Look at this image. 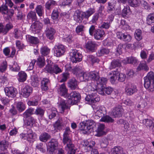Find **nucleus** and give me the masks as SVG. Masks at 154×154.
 Returning a JSON list of instances; mask_svg holds the SVG:
<instances>
[{
    "mask_svg": "<svg viewBox=\"0 0 154 154\" xmlns=\"http://www.w3.org/2000/svg\"><path fill=\"white\" fill-rule=\"evenodd\" d=\"M35 119L32 117H30L25 120V124L27 126H32L35 123Z\"/></svg>",
    "mask_w": 154,
    "mask_h": 154,
    "instance_id": "48",
    "label": "nucleus"
},
{
    "mask_svg": "<svg viewBox=\"0 0 154 154\" xmlns=\"http://www.w3.org/2000/svg\"><path fill=\"white\" fill-rule=\"evenodd\" d=\"M34 111V109L32 108H29L27 109L23 113V116L24 118H27L33 114Z\"/></svg>",
    "mask_w": 154,
    "mask_h": 154,
    "instance_id": "49",
    "label": "nucleus"
},
{
    "mask_svg": "<svg viewBox=\"0 0 154 154\" xmlns=\"http://www.w3.org/2000/svg\"><path fill=\"white\" fill-rule=\"evenodd\" d=\"M92 107L96 116L99 117H101L106 113V108L103 106L98 105H93Z\"/></svg>",
    "mask_w": 154,
    "mask_h": 154,
    "instance_id": "7",
    "label": "nucleus"
},
{
    "mask_svg": "<svg viewBox=\"0 0 154 154\" xmlns=\"http://www.w3.org/2000/svg\"><path fill=\"white\" fill-rule=\"evenodd\" d=\"M142 122L150 130L152 131H154V120L149 119H145L143 120Z\"/></svg>",
    "mask_w": 154,
    "mask_h": 154,
    "instance_id": "17",
    "label": "nucleus"
},
{
    "mask_svg": "<svg viewBox=\"0 0 154 154\" xmlns=\"http://www.w3.org/2000/svg\"><path fill=\"white\" fill-rule=\"evenodd\" d=\"M97 46V45L95 42L92 41H89L86 44L85 48L89 52H93L96 50Z\"/></svg>",
    "mask_w": 154,
    "mask_h": 154,
    "instance_id": "13",
    "label": "nucleus"
},
{
    "mask_svg": "<svg viewBox=\"0 0 154 154\" xmlns=\"http://www.w3.org/2000/svg\"><path fill=\"white\" fill-rule=\"evenodd\" d=\"M53 74L54 73L56 74H57L62 72V70L60 68H59L58 66L54 63L53 69Z\"/></svg>",
    "mask_w": 154,
    "mask_h": 154,
    "instance_id": "57",
    "label": "nucleus"
},
{
    "mask_svg": "<svg viewBox=\"0 0 154 154\" xmlns=\"http://www.w3.org/2000/svg\"><path fill=\"white\" fill-rule=\"evenodd\" d=\"M73 73L75 74L77 77H79L80 75V73L82 72L81 71V68L79 67H75L73 69Z\"/></svg>",
    "mask_w": 154,
    "mask_h": 154,
    "instance_id": "61",
    "label": "nucleus"
},
{
    "mask_svg": "<svg viewBox=\"0 0 154 154\" xmlns=\"http://www.w3.org/2000/svg\"><path fill=\"white\" fill-rule=\"evenodd\" d=\"M40 52L42 55L46 56L49 53L50 49L47 47H44L41 48Z\"/></svg>",
    "mask_w": 154,
    "mask_h": 154,
    "instance_id": "53",
    "label": "nucleus"
},
{
    "mask_svg": "<svg viewBox=\"0 0 154 154\" xmlns=\"http://www.w3.org/2000/svg\"><path fill=\"white\" fill-rule=\"evenodd\" d=\"M96 82L98 86L100 85V87H102L103 85L106 84L107 82V79L106 78H100L99 76V78Z\"/></svg>",
    "mask_w": 154,
    "mask_h": 154,
    "instance_id": "34",
    "label": "nucleus"
},
{
    "mask_svg": "<svg viewBox=\"0 0 154 154\" xmlns=\"http://www.w3.org/2000/svg\"><path fill=\"white\" fill-rule=\"evenodd\" d=\"M105 35L104 31L102 29H97L94 32V36L96 40H102L103 36Z\"/></svg>",
    "mask_w": 154,
    "mask_h": 154,
    "instance_id": "19",
    "label": "nucleus"
},
{
    "mask_svg": "<svg viewBox=\"0 0 154 154\" xmlns=\"http://www.w3.org/2000/svg\"><path fill=\"white\" fill-rule=\"evenodd\" d=\"M123 109L120 106L116 107L112 111V115L115 118L121 116Z\"/></svg>",
    "mask_w": 154,
    "mask_h": 154,
    "instance_id": "18",
    "label": "nucleus"
},
{
    "mask_svg": "<svg viewBox=\"0 0 154 154\" xmlns=\"http://www.w3.org/2000/svg\"><path fill=\"white\" fill-rule=\"evenodd\" d=\"M91 92V94L87 96L85 100L88 102L93 104L96 102H99L100 100V98L98 97L97 94Z\"/></svg>",
    "mask_w": 154,
    "mask_h": 154,
    "instance_id": "11",
    "label": "nucleus"
},
{
    "mask_svg": "<svg viewBox=\"0 0 154 154\" xmlns=\"http://www.w3.org/2000/svg\"><path fill=\"white\" fill-rule=\"evenodd\" d=\"M31 85L34 87H37L39 84L40 80L36 74L32 75L31 76Z\"/></svg>",
    "mask_w": 154,
    "mask_h": 154,
    "instance_id": "26",
    "label": "nucleus"
},
{
    "mask_svg": "<svg viewBox=\"0 0 154 154\" xmlns=\"http://www.w3.org/2000/svg\"><path fill=\"white\" fill-rule=\"evenodd\" d=\"M144 85L148 91L152 92L154 91V82L144 83Z\"/></svg>",
    "mask_w": 154,
    "mask_h": 154,
    "instance_id": "37",
    "label": "nucleus"
},
{
    "mask_svg": "<svg viewBox=\"0 0 154 154\" xmlns=\"http://www.w3.org/2000/svg\"><path fill=\"white\" fill-rule=\"evenodd\" d=\"M50 84V82L49 79L47 78H43L41 81V88L42 90L45 91L47 90L48 86Z\"/></svg>",
    "mask_w": 154,
    "mask_h": 154,
    "instance_id": "22",
    "label": "nucleus"
},
{
    "mask_svg": "<svg viewBox=\"0 0 154 154\" xmlns=\"http://www.w3.org/2000/svg\"><path fill=\"white\" fill-rule=\"evenodd\" d=\"M46 61L47 64L44 69V71L46 72L53 74L54 63L52 62L51 60L48 59Z\"/></svg>",
    "mask_w": 154,
    "mask_h": 154,
    "instance_id": "15",
    "label": "nucleus"
},
{
    "mask_svg": "<svg viewBox=\"0 0 154 154\" xmlns=\"http://www.w3.org/2000/svg\"><path fill=\"white\" fill-rule=\"evenodd\" d=\"M110 75H113L110 77V82L112 84L115 83L117 79V76L119 75V71H118V69L114 71H112L110 73Z\"/></svg>",
    "mask_w": 154,
    "mask_h": 154,
    "instance_id": "30",
    "label": "nucleus"
},
{
    "mask_svg": "<svg viewBox=\"0 0 154 154\" xmlns=\"http://www.w3.org/2000/svg\"><path fill=\"white\" fill-rule=\"evenodd\" d=\"M95 12V10L94 8H91L85 12H82L77 10L74 13V18L77 22L80 23L84 18L88 20Z\"/></svg>",
    "mask_w": 154,
    "mask_h": 154,
    "instance_id": "2",
    "label": "nucleus"
},
{
    "mask_svg": "<svg viewBox=\"0 0 154 154\" xmlns=\"http://www.w3.org/2000/svg\"><path fill=\"white\" fill-rule=\"evenodd\" d=\"M108 144V140L106 138H103L102 139L100 143V146L102 148H106Z\"/></svg>",
    "mask_w": 154,
    "mask_h": 154,
    "instance_id": "62",
    "label": "nucleus"
},
{
    "mask_svg": "<svg viewBox=\"0 0 154 154\" xmlns=\"http://www.w3.org/2000/svg\"><path fill=\"white\" fill-rule=\"evenodd\" d=\"M45 111L44 109L43 108L40 107H37L35 111V114L42 117L44 115Z\"/></svg>",
    "mask_w": 154,
    "mask_h": 154,
    "instance_id": "52",
    "label": "nucleus"
},
{
    "mask_svg": "<svg viewBox=\"0 0 154 154\" xmlns=\"http://www.w3.org/2000/svg\"><path fill=\"white\" fill-rule=\"evenodd\" d=\"M105 128V127L104 125L100 124L99 125L98 127L97 133L98 135L99 136L106 134V133L104 131Z\"/></svg>",
    "mask_w": 154,
    "mask_h": 154,
    "instance_id": "40",
    "label": "nucleus"
},
{
    "mask_svg": "<svg viewBox=\"0 0 154 154\" xmlns=\"http://www.w3.org/2000/svg\"><path fill=\"white\" fill-rule=\"evenodd\" d=\"M79 82L74 78L70 79L68 82V86L72 90H75L78 88Z\"/></svg>",
    "mask_w": 154,
    "mask_h": 154,
    "instance_id": "20",
    "label": "nucleus"
},
{
    "mask_svg": "<svg viewBox=\"0 0 154 154\" xmlns=\"http://www.w3.org/2000/svg\"><path fill=\"white\" fill-rule=\"evenodd\" d=\"M56 4V2L53 0L48 1L45 4V8L48 10L52 8Z\"/></svg>",
    "mask_w": 154,
    "mask_h": 154,
    "instance_id": "42",
    "label": "nucleus"
},
{
    "mask_svg": "<svg viewBox=\"0 0 154 154\" xmlns=\"http://www.w3.org/2000/svg\"><path fill=\"white\" fill-rule=\"evenodd\" d=\"M69 99L68 103L73 105L76 104L81 98L80 95L79 93L76 91L71 92L68 96Z\"/></svg>",
    "mask_w": 154,
    "mask_h": 154,
    "instance_id": "4",
    "label": "nucleus"
},
{
    "mask_svg": "<svg viewBox=\"0 0 154 154\" xmlns=\"http://www.w3.org/2000/svg\"><path fill=\"white\" fill-rule=\"evenodd\" d=\"M27 18L28 20L31 19L32 21H35L37 20L35 12L32 11H30L27 14Z\"/></svg>",
    "mask_w": 154,
    "mask_h": 154,
    "instance_id": "31",
    "label": "nucleus"
},
{
    "mask_svg": "<svg viewBox=\"0 0 154 154\" xmlns=\"http://www.w3.org/2000/svg\"><path fill=\"white\" fill-rule=\"evenodd\" d=\"M154 23V13L149 14L146 18V23L149 25Z\"/></svg>",
    "mask_w": 154,
    "mask_h": 154,
    "instance_id": "43",
    "label": "nucleus"
},
{
    "mask_svg": "<svg viewBox=\"0 0 154 154\" xmlns=\"http://www.w3.org/2000/svg\"><path fill=\"white\" fill-rule=\"evenodd\" d=\"M51 137L50 135L44 132L42 134L39 136L40 140L44 142H46Z\"/></svg>",
    "mask_w": 154,
    "mask_h": 154,
    "instance_id": "28",
    "label": "nucleus"
},
{
    "mask_svg": "<svg viewBox=\"0 0 154 154\" xmlns=\"http://www.w3.org/2000/svg\"><path fill=\"white\" fill-rule=\"evenodd\" d=\"M55 32V30L53 28L50 27H47L45 30L46 36L50 40L54 39Z\"/></svg>",
    "mask_w": 154,
    "mask_h": 154,
    "instance_id": "14",
    "label": "nucleus"
},
{
    "mask_svg": "<svg viewBox=\"0 0 154 154\" xmlns=\"http://www.w3.org/2000/svg\"><path fill=\"white\" fill-rule=\"evenodd\" d=\"M27 77L26 73L24 72L20 71L18 74V79L20 82H23L25 81Z\"/></svg>",
    "mask_w": 154,
    "mask_h": 154,
    "instance_id": "29",
    "label": "nucleus"
},
{
    "mask_svg": "<svg viewBox=\"0 0 154 154\" xmlns=\"http://www.w3.org/2000/svg\"><path fill=\"white\" fill-rule=\"evenodd\" d=\"M137 69L138 70L144 69L145 71H147L149 69V68L146 65V63L145 61L142 62L138 67Z\"/></svg>",
    "mask_w": 154,
    "mask_h": 154,
    "instance_id": "47",
    "label": "nucleus"
},
{
    "mask_svg": "<svg viewBox=\"0 0 154 154\" xmlns=\"http://www.w3.org/2000/svg\"><path fill=\"white\" fill-rule=\"evenodd\" d=\"M135 38L137 41H140L143 38L142 31L139 29H136L134 33Z\"/></svg>",
    "mask_w": 154,
    "mask_h": 154,
    "instance_id": "36",
    "label": "nucleus"
},
{
    "mask_svg": "<svg viewBox=\"0 0 154 154\" xmlns=\"http://www.w3.org/2000/svg\"><path fill=\"white\" fill-rule=\"evenodd\" d=\"M108 6L107 7V11L108 13H110L114 11L115 6V3L113 2H108Z\"/></svg>",
    "mask_w": 154,
    "mask_h": 154,
    "instance_id": "50",
    "label": "nucleus"
},
{
    "mask_svg": "<svg viewBox=\"0 0 154 154\" xmlns=\"http://www.w3.org/2000/svg\"><path fill=\"white\" fill-rule=\"evenodd\" d=\"M27 38L28 41L32 44H36L39 42L38 39L37 37L28 35Z\"/></svg>",
    "mask_w": 154,
    "mask_h": 154,
    "instance_id": "39",
    "label": "nucleus"
},
{
    "mask_svg": "<svg viewBox=\"0 0 154 154\" xmlns=\"http://www.w3.org/2000/svg\"><path fill=\"white\" fill-rule=\"evenodd\" d=\"M121 65L120 62L119 60H114L111 62V65L109 67V68L110 69H111L116 67L120 66Z\"/></svg>",
    "mask_w": 154,
    "mask_h": 154,
    "instance_id": "35",
    "label": "nucleus"
},
{
    "mask_svg": "<svg viewBox=\"0 0 154 154\" xmlns=\"http://www.w3.org/2000/svg\"><path fill=\"white\" fill-rule=\"evenodd\" d=\"M35 10L36 13L39 17L43 16L44 14V11L43 8L41 5H37Z\"/></svg>",
    "mask_w": 154,
    "mask_h": 154,
    "instance_id": "38",
    "label": "nucleus"
},
{
    "mask_svg": "<svg viewBox=\"0 0 154 154\" xmlns=\"http://www.w3.org/2000/svg\"><path fill=\"white\" fill-rule=\"evenodd\" d=\"M17 109L19 112H21L24 111L25 109V106L24 104L22 102H18L16 105Z\"/></svg>",
    "mask_w": 154,
    "mask_h": 154,
    "instance_id": "46",
    "label": "nucleus"
},
{
    "mask_svg": "<svg viewBox=\"0 0 154 154\" xmlns=\"http://www.w3.org/2000/svg\"><path fill=\"white\" fill-rule=\"evenodd\" d=\"M54 56L59 57L63 55L65 51L64 46L62 45H55L53 49Z\"/></svg>",
    "mask_w": 154,
    "mask_h": 154,
    "instance_id": "10",
    "label": "nucleus"
},
{
    "mask_svg": "<svg viewBox=\"0 0 154 154\" xmlns=\"http://www.w3.org/2000/svg\"><path fill=\"white\" fill-rule=\"evenodd\" d=\"M109 52V49L106 48H102L98 51L97 54V56H100L103 55L108 54Z\"/></svg>",
    "mask_w": 154,
    "mask_h": 154,
    "instance_id": "44",
    "label": "nucleus"
},
{
    "mask_svg": "<svg viewBox=\"0 0 154 154\" xmlns=\"http://www.w3.org/2000/svg\"><path fill=\"white\" fill-rule=\"evenodd\" d=\"M100 121L107 123L112 122L114 120L109 116L106 115L102 117Z\"/></svg>",
    "mask_w": 154,
    "mask_h": 154,
    "instance_id": "41",
    "label": "nucleus"
},
{
    "mask_svg": "<svg viewBox=\"0 0 154 154\" xmlns=\"http://www.w3.org/2000/svg\"><path fill=\"white\" fill-rule=\"evenodd\" d=\"M100 14H101L100 12L98 13L95 14L93 16L92 19L91 20L90 22H91L93 23H96L99 17Z\"/></svg>",
    "mask_w": 154,
    "mask_h": 154,
    "instance_id": "60",
    "label": "nucleus"
},
{
    "mask_svg": "<svg viewBox=\"0 0 154 154\" xmlns=\"http://www.w3.org/2000/svg\"><path fill=\"white\" fill-rule=\"evenodd\" d=\"M42 23L38 21H35L31 25L30 29L35 32H38L42 28Z\"/></svg>",
    "mask_w": 154,
    "mask_h": 154,
    "instance_id": "23",
    "label": "nucleus"
},
{
    "mask_svg": "<svg viewBox=\"0 0 154 154\" xmlns=\"http://www.w3.org/2000/svg\"><path fill=\"white\" fill-rule=\"evenodd\" d=\"M13 27L12 25L10 23L6 24L5 27L2 24L0 23V33H2L4 35L6 34Z\"/></svg>",
    "mask_w": 154,
    "mask_h": 154,
    "instance_id": "16",
    "label": "nucleus"
},
{
    "mask_svg": "<svg viewBox=\"0 0 154 154\" xmlns=\"http://www.w3.org/2000/svg\"><path fill=\"white\" fill-rule=\"evenodd\" d=\"M111 154H125L122 148L120 146L115 147L112 149Z\"/></svg>",
    "mask_w": 154,
    "mask_h": 154,
    "instance_id": "32",
    "label": "nucleus"
},
{
    "mask_svg": "<svg viewBox=\"0 0 154 154\" xmlns=\"http://www.w3.org/2000/svg\"><path fill=\"white\" fill-rule=\"evenodd\" d=\"M1 12L2 14H6L8 13V6L6 5H2L0 7Z\"/></svg>",
    "mask_w": 154,
    "mask_h": 154,
    "instance_id": "58",
    "label": "nucleus"
},
{
    "mask_svg": "<svg viewBox=\"0 0 154 154\" xmlns=\"http://www.w3.org/2000/svg\"><path fill=\"white\" fill-rule=\"evenodd\" d=\"M90 80L92 79L96 81L99 77V73L98 72L96 71L91 72H89Z\"/></svg>",
    "mask_w": 154,
    "mask_h": 154,
    "instance_id": "33",
    "label": "nucleus"
},
{
    "mask_svg": "<svg viewBox=\"0 0 154 154\" xmlns=\"http://www.w3.org/2000/svg\"><path fill=\"white\" fill-rule=\"evenodd\" d=\"M8 142L4 140L0 142V149L4 150L6 149L8 147Z\"/></svg>",
    "mask_w": 154,
    "mask_h": 154,
    "instance_id": "54",
    "label": "nucleus"
},
{
    "mask_svg": "<svg viewBox=\"0 0 154 154\" xmlns=\"http://www.w3.org/2000/svg\"><path fill=\"white\" fill-rule=\"evenodd\" d=\"M37 63L39 67L40 68L43 67L45 65L44 58L43 57H39L38 59Z\"/></svg>",
    "mask_w": 154,
    "mask_h": 154,
    "instance_id": "51",
    "label": "nucleus"
},
{
    "mask_svg": "<svg viewBox=\"0 0 154 154\" xmlns=\"http://www.w3.org/2000/svg\"><path fill=\"white\" fill-rule=\"evenodd\" d=\"M126 61L128 63L135 64L137 63V60L135 57H129L127 58Z\"/></svg>",
    "mask_w": 154,
    "mask_h": 154,
    "instance_id": "59",
    "label": "nucleus"
},
{
    "mask_svg": "<svg viewBox=\"0 0 154 154\" xmlns=\"http://www.w3.org/2000/svg\"><path fill=\"white\" fill-rule=\"evenodd\" d=\"M4 90L6 95L9 98L15 97L17 93L16 88L13 87H6L4 88Z\"/></svg>",
    "mask_w": 154,
    "mask_h": 154,
    "instance_id": "9",
    "label": "nucleus"
},
{
    "mask_svg": "<svg viewBox=\"0 0 154 154\" xmlns=\"http://www.w3.org/2000/svg\"><path fill=\"white\" fill-rule=\"evenodd\" d=\"M32 91V88L30 86L27 85L24 87L22 91L23 97L27 98L29 97Z\"/></svg>",
    "mask_w": 154,
    "mask_h": 154,
    "instance_id": "25",
    "label": "nucleus"
},
{
    "mask_svg": "<svg viewBox=\"0 0 154 154\" xmlns=\"http://www.w3.org/2000/svg\"><path fill=\"white\" fill-rule=\"evenodd\" d=\"M144 83L154 82V73L153 72H149L146 76L144 78Z\"/></svg>",
    "mask_w": 154,
    "mask_h": 154,
    "instance_id": "24",
    "label": "nucleus"
},
{
    "mask_svg": "<svg viewBox=\"0 0 154 154\" xmlns=\"http://www.w3.org/2000/svg\"><path fill=\"white\" fill-rule=\"evenodd\" d=\"M87 60L91 62L92 63H98L99 61V60L97 57L92 55H89L88 56Z\"/></svg>",
    "mask_w": 154,
    "mask_h": 154,
    "instance_id": "55",
    "label": "nucleus"
},
{
    "mask_svg": "<svg viewBox=\"0 0 154 154\" xmlns=\"http://www.w3.org/2000/svg\"><path fill=\"white\" fill-rule=\"evenodd\" d=\"M70 132L69 127H66L65 128L63 134V142L64 144H66L65 149L67 152V154H74L76 151V148L69 137V135Z\"/></svg>",
    "mask_w": 154,
    "mask_h": 154,
    "instance_id": "1",
    "label": "nucleus"
},
{
    "mask_svg": "<svg viewBox=\"0 0 154 154\" xmlns=\"http://www.w3.org/2000/svg\"><path fill=\"white\" fill-rule=\"evenodd\" d=\"M140 0H129L128 3L131 6L137 7L139 5L140 3Z\"/></svg>",
    "mask_w": 154,
    "mask_h": 154,
    "instance_id": "45",
    "label": "nucleus"
},
{
    "mask_svg": "<svg viewBox=\"0 0 154 154\" xmlns=\"http://www.w3.org/2000/svg\"><path fill=\"white\" fill-rule=\"evenodd\" d=\"M95 126V123L93 121L89 120L80 123L79 127L81 131H83L82 133L84 134H89L93 131V128Z\"/></svg>",
    "mask_w": 154,
    "mask_h": 154,
    "instance_id": "3",
    "label": "nucleus"
},
{
    "mask_svg": "<svg viewBox=\"0 0 154 154\" xmlns=\"http://www.w3.org/2000/svg\"><path fill=\"white\" fill-rule=\"evenodd\" d=\"M71 61L73 63H77L82 60V56L78 50L73 49L69 53Z\"/></svg>",
    "mask_w": 154,
    "mask_h": 154,
    "instance_id": "6",
    "label": "nucleus"
},
{
    "mask_svg": "<svg viewBox=\"0 0 154 154\" xmlns=\"http://www.w3.org/2000/svg\"><path fill=\"white\" fill-rule=\"evenodd\" d=\"M137 91L136 86L130 83H127L126 85V92L128 95L133 94Z\"/></svg>",
    "mask_w": 154,
    "mask_h": 154,
    "instance_id": "12",
    "label": "nucleus"
},
{
    "mask_svg": "<svg viewBox=\"0 0 154 154\" xmlns=\"http://www.w3.org/2000/svg\"><path fill=\"white\" fill-rule=\"evenodd\" d=\"M58 145L57 140L55 139H52L48 143L49 147L47 150V151L49 154H55V151Z\"/></svg>",
    "mask_w": 154,
    "mask_h": 154,
    "instance_id": "8",
    "label": "nucleus"
},
{
    "mask_svg": "<svg viewBox=\"0 0 154 154\" xmlns=\"http://www.w3.org/2000/svg\"><path fill=\"white\" fill-rule=\"evenodd\" d=\"M59 16V12L57 9H54L51 14V18L53 20L58 19Z\"/></svg>",
    "mask_w": 154,
    "mask_h": 154,
    "instance_id": "63",
    "label": "nucleus"
},
{
    "mask_svg": "<svg viewBox=\"0 0 154 154\" xmlns=\"http://www.w3.org/2000/svg\"><path fill=\"white\" fill-rule=\"evenodd\" d=\"M20 137L22 139L26 140L30 143L33 142L36 138V135L33 132L31 129L29 130L26 134H21Z\"/></svg>",
    "mask_w": 154,
    "mask_h": 154,
    "instance_id": "5",
    "label": "nucleus"
},
{
    "mask_svg": "<svg viewBox=\"0 0 154 154\" xmlns=\"http://www.w3.org/2000/svg\"><path fill=\"white\" fill-rule=\"evenodd\" d=\"M91 92H93L94 93H95L96 94V93L98 92V93L101 95H104L105 91H104V88L101 87L100 88H97L96 89H91Z\"/></svg>",
    "mask_w": 154,
    "mask_h": 154,
    "instance_id": "56",
    "label": "nucleus"
},
{
    "mask_svg": "<svg viewBox=\"0 0 154 154\" xmlns=\"http://www.w3.org/2000/svg\"><path fill=\"white\" fill-rule=\"evenodd\" d=\"M7 68V62L6 61H4L0 66V71L3 72L5 71Z\"/></svg>",
    "mask_w": 154,
    "mask_h": 154,
    "instance_id": "64",
    "label": "nucleus"
},
{
    "mask_svg": "<svg viewBox=\"0 0 154 154\" xmlns=\"http://www.w3.org/2000/svg\"><path fill=\"white\" fill-rule=\"evenodd\" d=\"M89 72H82L80 73L79 75V78L81 81H88L90 80Z\"/></svg>",
    "mask_w": 154,
    "mask_h": 154,
    "instance_id": "27",
    "label": "nucleus"
},
{
    "mask_svg": "<svg viewBox=\"0 0 154 154\" xmlns=\"http://www.w3.org/2000/svg\"><path fill=\"white\" fill-rule=\"evenodd\" d=\"M67 89L66 88L64 84H63L59 86L57 89L59 94L62 96L66 97L67 96Z\"/></svg>",
    "mask_w": 154,
    "mask_h": 154,
    "instance_id": "21",
    "label": "nucleus"
}]
</instances>
